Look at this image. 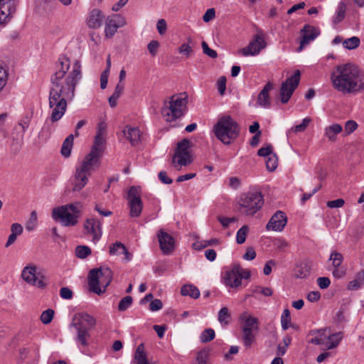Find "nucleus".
Wrapping results in <instances>:
<instances>
[{
	"label": "nucleus",
	"mask_w": 364,
	"mask_h": 364,
	"mask_svg": "<svg viewBox=\"0 0 364 364\" xmlns=\"http://www.w3.org/2000/svg\"><path fill=\"white\" fill-rule=\"evenodd\" d=\"M301 73L299 70H295L293 75L288 77L284 82L282 83L279 95L280 100L283 104L289 102L294 91L298 87L300 81Z\"/></svg>",
	"instance_id": "obj_11"
},
{
	"label": "nucleus",
	"mask_w": 364,
	"mask_h": 364,
	"mask_svg": "<svg viewBox=\"0 0 364 364\" xmlns=\"http://www.w3.org/2000/svg\"><path fill=\"white\" fill-rule=\"evenodd\" d=\"M37 224V214L35 211H33L31 214V218L26 223V228L28 231L33 230Z\"/></svg>",
	"instance_id": "obj_47"
},
{
	"label": "nucleus",
	"mask_w": 364,
	"mask_h": 364,
	"mask_svg": "<svg viewBox=\"0 0 364 364\" xmlns=\"http://www.w3.org/2000/svg\"><path fill=\"white\" fill-rule=\"evenodd\" d=\"M191 141L187 139H183L178 143L177 148L172 163L178 165L187 166L191 163V155L188 151Z\"/></svg>",
	"instance_id": "obj_12"
},
{
	"label": "nucleus",
	"mask_w": 364,
	"mask_h": 364,
	"mask_svg": "<svg viewBox=\"0 0 364 364\" xmlns=\"http://www.w3.org/2000/svg\"><path fill=\"white\" fill-rule=\"evenodd\" d=\"M343 127L339 124H333L326 127L324 129V136L331 141H335L337 139V134H340Z\"/></svg>",
	"instance_id": "obj_28"
},
{
	"label": "nucleus",
	"mask_w": 364,
	"mask_h": 364,
	"mask_svg": "<svg viewBox=\"0 0 364 364\" xmlns=\"http://www.w3.org/2000/svg\"><path fill=\"white\" fill-rule=\"evenodd\" d=\"M210 356V349L203 348L197 352L196 364H208Z\"/></svg>",
	"instance_id": "obj_31"
},
{
	"label": "nucleus",
	"mask_w": 364,
	"mask_h": 364,
	"mask_svg": "<svg viewBox=\"0 0 364 364\" xmlns=\"http://www.w3.org/2000/svg\"><path fill=\"white\" fill-rule=\"evenodd\" d=\"M215 16V11L213 8L208 9L205 14L203 16V20L204 22H209L212 19H213Z\"/></svg>",
	"instance_id": "obj_61"
},
{
	"label": "nucleus",
	"mask_w": 364,
	"mask_h": 364,
	"mask_svg": "<svg viewBox=\"0 0 364 364\" xmlns=\"http://www.w3.org/2000/svg\"><path fill=\"white\" fill-rule=\"evenodd\" d=\"M219 244V240L217 238H213L208 240H203L202 242H194L193 246L196 250H202L208 246L216 245Z\"/></svg>",
	"instance_id": "obj_37"
},
{
	"label": "nucleus",
	"mask_w": 364,
	"mask_h": 364,
	"mask_svg": "<svg viewBox=\"0 0 364 364\" xmlns=\"http://www.w3.org/2000/svg\"><path fill=\"white\" fill-rule=\"evenodd\" d=\"M364 286V269L355 274L354 279L347 286L349 291H356Z\"/></svg>",
	"instance_id": "obj_27"
},
{
	"label": "nucleus",
	"mask_w": 364,
	"mask_h": 364,
	"mask_svg": "<svg viewBox=\"0 0 364 364\" xmlns=\"http://www.w3.org/2000/svg\"><path fill=\"white\" fill-rule=\"evenodd\" d=\"M330 260H332L333 267H341L343 257L341 253L334 252L331 253Z\"/></svg>",
	"instance_id": "obj_46"
},
{
	"label": "nucleus",
	"mask_w": 364,
	"mask_h": 364,
	"mask_svg": "<svg viewBox=\"0 0 364 364\" xmlns=\"http://www.w3.org/2000/svg\"><path fill=\"white\" fill-rule=\"evenodd\" d=\"M287 223V218L282 211H277L270 218L266 225L267 230H273L280 232L283 230Z\"/></svg>",
	"instance_id": "obj_17"
},
{
	"label": "nucleus",
	"mask_w": 364,
	"mask_h": 364,
	"mask_svg": "<svg viewBox=\"0 0 364 364\" xmlns=\"http://www.w3.org/2000/svg\"><path fill=\"white\" fill-rule=\"evenodd\" d=\"M156 28L159 34L163 35L166 33L167 26L164 19L161 18L157 21Z\"/></svg>",
	"instance_id": "obj_62"
},
{
	"label": "nucleus",
	"mask_w": 364,
	"mask_h": 364,
	"mask_svg": "<svg viewBox=\"0 0 364 364\" xmlns=\"http://www.w3.org/2000/svg\"><path fill=\"white\" fill-rule=\"evenodd\" d=\"M218 90L221 95L225 94L226 90V78L225 77H221L217 82Z\"/></svg>",
	"instance_id": "obj_58"
},
{
	"label": "nucleus",
	"mask_w": 364,
	"mask_h": 364,
	"mask_svg": "<svg viewBox=\"0 0 364 364\" xmlns=\"http://www.w3.org/2000/svg\"><path fill=\"white\" fill-rule=\"evenodd\" d=\"M335 90L343 94H358L364 90V72L352 63L338 65L331 74Z\"/></svg>",
	"instance_id": "obj_2"
},
{
	"label": "nucleus",
	"mask_w": 364,
	"mask_h": 364,
	"mask_svg": "<svg viewBox=\"0 0 364 364\" xmlns=\"http://www.w3.org/2000/svg\"><path fill=\"white\" fill-rule=\"evenodd\" d=\"M346 11V5L343 1H341L338 6V11L334 17L333 22L335 23L341 22L345 17Z\"/></svg>",
	"instance_id": "obj_39"
},
{
	"label": "nucleus",
	"mask_w": 364,
	"mask_h": 364,
	"mask_svg": "<svg viewBox=\"0 0 364 364\" xmlns=\"http://www.w3.org/2000/svg\"><path fill=\"white\" fill-rule=\"evenodd\" d=\"M158 177L161 182L164 184H171L173 183V180L168 176L167 173L164 171H160Z\"/></svg>",
	"instance_id": "obj_60"
},
{
	"label": "nucleus",
	"mask_w": 364,
	"mask_h": 364,
	"mask_svg": "<svg viewBox=\"0 0 364 364\" xmlns=\"http://www.w3.org/2000/svg\"><path fill=\"white\" fill-rule=\"evenodd\" d=\"M188 104V95L186 92L172 95L168 101L164 102L161 112L167 122L174 121L182 117Z\"/></svg>",
	"instance_id": "obj_6"
},
{
	"label": "nucleus",
	"mask_w": 364,
	"mask_h": 364,
	"mask_svg": "<svg viewBox=\"0 0 364 364\" xmlns=\"http://www.w3.org/2000/svg\"><path fill=\"white\" fill-rule=\"evenodd\" d=\"M266 46L264 36L262 32H259L254 36L248 46L242 48L240 53L244 56L257 55Z\"/></svg>",
	"instance_id": "obj_14"
},
{
	"label": "nucleus",
	"mask_w": 364,
	"mask_h": 364,
	"mask_svg": "<svg viewBox=\"0 0 364 364\" xmlns=\"http://www.w3.org/2000/svg\"><path fill=\"white\" fill-rule=\"evenodd\" d=\"M70 68V59L65 55H61L56 63V71L50 77L48 102L51 109L50 119L52 122L59 121L65 114L68 102L74 98L76 85L82 77L79 60H75L71 71L68 73Z\"/></svg>",
	"instance_id": "obj_1"
},
{
	"label": "nucleus",
	"mask_w": 364,
	"mask_h": 364,
	"mask_svg": "<svg viewBox=\"0 0 364 364\" xmlns=\"http://www.w3.org/2000/svg\"><path fill=\"white\" fill-rule=\"evenodd\" d=\"M106 144L105 136L96 135L90 152L87 154L80 164L76 167L75 173L72 179L73 191H80L87 183L91 173L99 166Z\"/></svg>",
	"instance_id": "obj_3"
},
{
	"label": "nucleus",
	"mask_w": 364,
	"mask_h": 364,
	"mask_svg": "<svg viewBox=\"0 0 364 364\" xmlns=\"http://www.w3.org/2000/svg\"><path fill=\"white\" fill-rule=\"evenodd\" d=\"M113 278V273L109 267H101L92 269L88 274L90 290L98 295L104 293Z\"/></svg>",
	"instance_id": "obj_7"
},
{
	"label": "nucleus",
	"mask_w": 364,
	"mask_h": 364,
	"mask_svg": "<svg viewBox=\"0 0 364 364\" xmlns=\"http://www.w3.org/2000/svg\"><path fill=\"white\" fill-rule=\"evenodd\" d=\"M65 206H68V210H70L72 212V215H80V209L82 208V205L80 203H70L65 205Z\"/></svg>",
	"instance_id": "obj_50"
},
{
	"label": "nucleus",
	"mask_w": 364,
	"mask_h": 364,
	"mask_svg": "<svg viewBox=\"0 0 364 364\" xmlns=\"http://www.w3.org/2000/svg\"><path fill=\"white\" fill-rule=\"evenodd\" d=\"M75 322L72 326L76 329L77 336L75 341L82 353L84 350L82 348H86L89 346V339L90 338V331L96 326V319L87 312H80L75 316Z\"/></svg>",
	"instance_id": "obj_5"
},
{
	"label": "nucleus",
	"mask_w": 364,
	"mask_h": 364,
	"mask_svg": "<svg viewBox=\"0 0 364 364\" xmlns=\"http://www.w3.org/2000/svg\"><path fill=\"white\" fill-rule=\"evenodd\" d=\"M301 33H303L301 40L300 41V46L298 48V51H301L303 48L308 45L311 41H314L319 34L316 28L309 24H305Z\"/></svg>",
	"instance_id": "obj_21"
},
{
	"label": "nucleus",
	"mask_w": 364,
	"mask_h": 364,
	"mask_svg": "<svg viewBox=\"0 0 364 364\" xmlns=\"http://www.w3.org/2000/svg\"><path fill=\"white\" fill-rule=\"evenodd\" d=\"M239 271H240V265L239 264H235L230 271L225 272L224 276L225 285L232 288L237 287L241 285Z\"/></svg>",
	"instance_id": "obj_20"
},
{
	"label": "nucleus",
	"mask_w": 364,
	"mask_h": 364,
	"mask_svg": "<svg viewBox=\"0 0 364 364\" xmlns=\"http://www.w3.org/2000/svg\"><path fill=\"white\" fill-rule=\"evenodd\" d=\"M345 204V201L342 198H338L327 202V206L330 208H341Z\"/></svg>",
	"instance_id": "obj_57"
},
{
	"label": "nucleus",
	"mask_w": 364,
	"mask_h": 364,
	"mask_svg": "<svg viewBox=\"0 0 364 364\" xmlns=\"http://www.w3.org/2000/svg\"><path fill=\"white\" fill-rule=\"evenodd\" d=\"M310 271L311 268L306 263H303L297 267L295 275L297 278H305L309 276Z\"/></svg>",
	"instance_id": "obj_40"
},
{
	"label": "nucleus",
	"mask_w": 364,
	"mask_h": 364,
	"mask_svg": "<svg viewBox=\"0 0 364 364\" xmlns=\"http://www.w3.org/2000/svg\"><path fill=\"white\" fill-rule=\"evenodd\" d=\"M240 319L242 321L241 330L243 344L246 348H250L255 340V333L259 329V320L247 312L242 313Z\"/></svg>",
	"instance_id": "obj_9"
},
{
	"label": "nucleus",
	"mask_w": 364,
	"mask_h": 364,
	"mask_svg": "<svg viewBox=\"0 0 364 364\" xmlns=\"http://www.w3.org/2000/svg\"><path fill=\"white\" fill-rule=\"evenodd\" d=\"M291 323V316L290 311L289 309H286L284 310L282 316H281V324L283 330H287Z\"/></svg>",
	"instance_id": "obj_42"
},
{
	"label": "nucleus",
	"mask_w": 364,
	"mask_h": 364,
	"mask_svg": "<svg viewBox=\"0 0 364 364\" xmlns=\"http://www.w3.org/2000/svg\"><path fill=\"white\" fill-rule=\"evenodd\" d=\"M273 88V83L268 82L260 91L257 96V104L264 108H269L271 102L269 97V91Z\"/></svg>",
	"instance_id": "obj_22"
},
{
	"label": "nucleus",
	"mask_w": 364,
	"mask_h": 364,
	"mask_svg": "<svg viewBox=\"0 0 364 364\" xmlns=\"http://www.w3.org/2000/svg\"><path fill=\"white\" fill-rule=\"evenodd\" d=\"M310 122H311L310 118H308V117L304 118L300 124L296 125L294 127V132H304L306 129L308 125L309 124Z\"/></svg>",
	"instance_id": "obj_56"
},
{
	"label": "nucleus",
	"mask_w": 364,
	"mask_h": 364,
	"mask_svg": "<svg viewBox=\"0 0 364 364\" xmlns=\"http://www.w3.org/2000/svg\"><path fill=\"white\" fill-rule=\"evenodd\" d=\"M127 199L130 210L129 215L132 218L139 217L143 210V203L141 198V188L134 186L130 187Z\"/></svg>",
	"instance_id": "obj_10"
},
{
	"label": "nucleus",
	"mask_w": 364,
	"mask_h": 364,
	"mask_svg": "<svg viewBox=\"0 0 364 364\" xmlns=\"http://www.w3.org/2000/svg\"><path fill=\"white\" fill-rule=\"evenodd\" d=\"M181 294L183 296H189L193 299H198L200 296L199 289L192 284H185L181 289Z\"/></svg>",
	"instance_id": "obj_30"
},
{
	"label": "nucleus",
	"mask_w": 364,
	"mask_h": 364,
	"mask_svg": "<svg viewBox=\"0 0 364 364\" xmlns=\"http://www.w3.org/2000/svg\"><path fill=\"white\" fill-rule=\"evenodd\" d=\"M124 134L132 146H136L140 141L141 132L138 128L127 126Z\"/></svg>",
	"instance_id": "obj_26"
},
{
	"label": "nucleus",
	"mask_w": 364,
	"mask_h": 364,
	"mask_svg": "<svg viewBox=\"0 0 364 364\" xmlns=\"http://www.w3.org/2000/svg\"><path fill=\"white\" fill-rule=\"evenodd\" d=\"M256 257V252L252 247L247 248L246 252L243 255V259L245 260H252Z\"/></svg>",
	"instance_id": "obj_64"
},
{
	"label": "nucleus",
	"mask_w": 364,
	"mask_h": 364,
	"mask_svg": "<svg viewBox=\"0 0 364 364\" xmlns=\"http://www.w3.org/2000/svg\"><path fill=\"white\" fill-rule=\"evenodd\" d=\"M215 336V331L213 328H206L201 333L200 340L202 343H205L213 341Z\"/></svg>",
	"instance_id": "obj_41"
},
{
	"label": "nucleus",
	"mask_w": 364,
	"mask_h": 364,
	"mask_svg": "<svg viewBox=\"0 0 364 364\" xmlns=\"http://www.w3.org/2000/svg\"><path fill=\"white\" fill-rule=\"evenodd\" d=\"M127 23L125 18L119 14H113L109 16L105 22V36L112 38L117 31L119 27L125 26Z\"/></svg>",
	"instance_id": "obj_15"
},
{
	"label": "nucleus",
	"mask_w": 364,
	"mask_h": 364,
	"mask_svg": "<svg viewBox=\"0 0 364 364\" xmlns=\"http://www.w3.org/2000/svg\"><path fill=\"white\" fill-rule=\"evenodd\" d=\"M317 284L321 289H327L331 284V280L328 277H321L317 279Z\"/></svg>",
	"instance_id": "obj_54"
},
{
	"label": "nucleus",
	"mask_w": 364,
	"mask_h": 364,
	"mask_svg": "<svg viewBox=\"0 0 364 364\" xmlns=\"http://www.w3.org/2000/svg\"><path fill=\"white\" fill-rule=\"evenodd\" d=\"M263 196L260 192L249 191L241 196L239 210L247 215H253L263 205Z\"/></svg>",
	"instance_id": "obj_8"
},
{
	"label": "nucleus",
	"mask_w": 364,
	"mask_h": 364,
	"mask_svg": "<svg viewBox=\"0 0 364 364\" xmlns=\"http://www.w3.org/2000/svg\"><path fill=\"white\" fill-rule=\"evenodd\" d=\"M278 165L277 156L275 154H272L266 161V167L269 171H274Z\"/></svg>",
	"instance_id": "obj_43"
},
{
	"label": "nucleus",
	"mask_w": 364,
	"mask_h": 364,
	"mask_svg": "<svg viewBox=\"0 0 364 364\" xmlns=\"http://www.w3.org/2000/svg\"><path fill=\"white\" fill-rule=\"evenodd\" d=\"M109 254L112 255H124V260L129 262L132 259V255L121 242H116L109 247Z\"/></svg>",
	"instance_id": "obj_23"
},
{
	"label": "nucleus",
	"mask_w": 364,
	"mask_h": 364,
	"mask_svg": "<svg viewBox=\"0 0 364 364\" xmlns=\"http://www.w3.org/2000/svg\"><path fill=\"white\" fill-rule=\"evenodd\" d=\"M218 319L222 326H227L230 323L231 315L227 307H223L219 311Z\"/></svg>",
	"instance_id": "obj_32"
},
{
	"label": "nucleus",
	"mask_w": 364,
	"mask_h": 364,
	"mask_svg": "<svg viewBox=\"0 0 364 364\" xmlns=\"http://www.w3.org/2000/svg\"><path fill=\"white\" fill-rule=\"evenodd\" d=\"M54 311L50 309H48L43 311V313L41 314V321L44 324H48L52 321Z\"/></svg>",
	"instance_id": "obj_45"
},
{
	"label": "nucleus",
	"mask_w": 364,
	"mask_h": 364,
	"mask_svg": "<svg viewBox=\"0 0 364 364\" xmlns=\"http://www.w3.org/2000/svg\"><path fill=\"white\" fill-rule=\"evenodd\" d=\"M248 231H249V228L246 225L242 226L237 230V235H236V242L237 244L242 245L245 242Z\"/></svg>",
	"instance_id": "obj_38"
},
{
	"label": "nucleus",
	"mask_w": 364,
	"mask_h": 364,
	"mask_svg": "<svg viewBox=\"0 0 364 364\" xmlns=\"http://www.w3.org/2000/svg\"><path fill=\"white\" fill-rule=\"evenodd\" d=\"M160 249L165 255H169L174 249L175 240L168 233L160 230L158 232Z\"/></svg>",
	"instance_id": "obj_19"
},
{
	"label": "nucleus",
	"mask_w": 364,
	"mask_h": 364,
	"mask_svg": "<svg viewBox=\"0 0 364 364\" xmlns=\"http://www.w3.org/2000/svg\"><path fill=\"white\" fill-rule=\"evenodd\" d=\"M163 307L162 301L160 299H156L150 303L149 309L151 311H156L161 309Z\"/></svg>",
	"instance_id": "obj_59"
},
{
	"label": "nucleus",
	"mask_w": 364,
	"mask_h": 364,
	"mask_svg": "<svg viewBox=\"0 0 364 364\" xmlns=\"http://www.w3.org/2000/svg\"><path fill=\"white\" fill-rule=\"evenodd\" d=\"M215 136L225 145H230L240 134L239 124L229 114L220 116L213 127Z\"/></svg>",
	"instance_id": "obj_4"
},
{
	"label": "nucleus",
	"mask_w": 364,
	"mask_h": 364,
	"mask_svg": "<svg viewBox=\"0 0 364 364\" xmlns=\"http://www.w3.org/2000/svg\"><path fill=\"white\" fill-rule=\"evenodd\" d=\"M60 296L64 299H71L73 296V292L68 287H62L60 290Z\"/></svg>",
	"instance_id": "obj_55"
},
{
	"label": "nucleus",
	"mask_w": 364,
	"mask_h": 364,
	"mask_svg": "<svg viewBox=\"0 0 364 364\" xmlns=\"http://www.w3.org/2000/svg\"><path fill=\"white\" fill-rule=\"evenodd\" d=\"M52 217L59 220L65 227L74 226L77 223L78 215H72L68 210V206H58L53 209Z\"/></svg>",
	"instance_id": "obj_13"
},
{
	"label": "nucleus",
	"mask_w": 364,
	"mask_h": 364,
	"mask_svg": "<svg viewBox=\"0 0 364 364\" xmlns=\"http://www.w3.org/2000/svg\"><path fill=\"white\" fill-rule=\"evenodd\" d=\"M159 48V43L157 41H151L147 46V49L152 56H155Z\"/></svg>",
	"instance_id": "obj_53"
},
{
	"label": "nucleus",
	"mask_w": 364,
	"mask_h": 364,
	"mask_svg": "<svg viewBox=\"0 0 364 364\" xmlns=\"http://www.w3.org/2000/svg\"><path fill=\"white\" fill-rule=\"evenodd\" d=\"M344 128L346 134H350L358 128V124L353 120H348L346 122Z\"/></svg>",
	"instance_id": "obj_51"
},
{
	"label": "nucleus",
	"mask_w": 364,
	"mask_h": 364,
	"mask_svg": "<svg viewBox=\"0 0 364 364\" xmlns=\"http://www.w3.org/2000/svg\"><path fill=\"white\" fill-rule=\"evenodd\" d=\"M73 134L68 135L64 140L61 147L60 153L65 158H68L70 156L73 146Z\"/></svg>",
	"instance_id": "obj_29"
},
{
	"label": "nucleus",
	"mask_w": 364,
	"mask_h": 364,
	"mask_svg": "<svg viewBox=\"0 0 364 364\" xmlns=\"http://www.w3.org/2000/svg\"><path fill=\"white\" fill-rule=\"evenodd\" d=\"M133 299L131 296H126L121 299L118 305V310L124 311L127 310L132 304Z\"/></svg>",
	"instance_id": "obj_44"
},
{
	"label": "nucleus",
	"mask_w": 364,
	"mask_h": 364,
	"mask_svg": "<svg viewBox=\"0 0 364 364\" xmlns=\"http://www.w3.org/2000/svg\"><path fill=\"white\" fill-rule=\"evenodd\" d=\"M92 253L91 249L86 245H78L75 247V256L80 259H85Z\"/></svg>",
	"instance_id": "obj_35"
},
{
	"label": "nucleus",
	"mask_w": 364,
	"mask_h": 364,
	"mask_svg": "<svg viewBox=\"0 0 364 364\" xmlns=\"http://www.w3.org/2000/svg\"><path fill=\"white\" fill-rule=\"evenodd\" d=\"M201 46L203 48V53L209 56L211 58H216L218 57V53L215 50L209 48L208 43L205 41H203L201 43Z\"/></svg>",
	"instance_id": "obj_48"
},
{
	"label": "nucleus",
	"mask_w": 364,
	"mask_h": 364,
	"mask_svg": "<svg viewBox=\"0 0 364 364\" xmlns=\"http://www.w3.org/2000/svg\"><path fill=\"white\" fill-rule=\"evenodd\" d=\"M107 134V124L104 122H101L97 125V129L96 135H99L100 136H105Z\"/></svg>",
	"instance_id": "obj_63"
},
{
	"label": "nucleus",
	"mask_w": 364,
	"mask_h": 364,
	"mask_svg": "<svg viewBox=\"0 0 364 364\" xmlns=\"http://www.w3.org/2000/svg\"><path fill=\"white\" fill-rule=\"evenodd\" d=\"M104 16L99 9H93L89 15L87 25L91 28H97L102 25Z\"/></svg>",
	"instance_id": "obj_25"
},
{
	"label": "nucleus",
	"mask_w": 364,
	"mask_h": 364,
	"mask_svg": "<svg viewBox=\"0 0 364 364\" xmlns=\"http://www.w3.org/2000/svg\"><path fill=\"white\" fill-rule=\"evenodd\" d=\"M343 338V333L341 332L336 333L328 336H326L328 340V349H332L336 348Z\"/></svg>",
	"instance_id": "obj_33"
},
{
	"label": "nucleus",
	"mask_w": 364,
	"mask_h": 364,
	"mask_svg": "<svg viewBox=\"0 0 364 364\" xmlns=\"http://www.w3.org/2000/svg\"><path fill=\"white\" fill-rule=\"evenodd\" d=\"M326 331L325 329H318V330H314L310 332L311 335H314L316 333H319L320 336H316L314 338H312L309 343L315 345H321L325 343V341L326 340V336H324V332Z\"/></svg>",
	"instance_id": "obj_34"
},
{
	"label": "nucleus",
	"mask_w": 364,
	"mask_h": 364,
	"mask_svg": "<svg viewBox=\"0 0 364 364\" xmlns=\"http://www.w3.org/2000/svg\"><path fill=\"white\" fill-rule=\"evenodd\" d=\"M272 154V146L271 144H268L265 147L260 148L257 152L258 156L264 157H269Z\"/></svg>",
	"instance_id": "obj_52"
},
{
	"label": "nucleus",
	"mask_w": 364,
	"mask_h": 364,
	"mask_svg": "<svg viewBox=\"0 0 364 364\" xmlns=\"http://www.w3.org/2000/svg\"><path fill=\"white\" fill-rule=\"evenodd\" d=\"M37 267L34 264H29L26 266L21 272L23 279L28 284H34L36 282L37 277Z\"/></svg>",
	"instance_id": "obj_24"
},
{
	"label": "nucleus",
	"mask_w": 364,
	"mask_h": 364,
	"mask_svg": "<svg viewBox=\"0 0 364 364\" xmlns=\"http://www.w3.org/2000/svg\"><path fill=\"white\" fill-rule=\"evenodd\" d=\"M360 38L357 36H353L347 38L343 42V47L348 50H353L358 48L360 46Z\"/></svg>",
	"instance_id": "obj_36"
},
{
	"label": "nucleus",
	"mask_w": 364,
	"mask_h": 364,
	"mask_svg": "<svg viewBox=\"0 0 364 364\" xmlns=\"http://www.w3.org/2000/svg\"><path fill=\"white\" fill-rule=\"evenodd\" d=\"M31 122V117L28 115L25 116L18 123V126L21 127V137L23 136L26 130L28 128Z\"/></svg>",
	"instance_id": "obj_49"
},
{
	"label": "nucleus",
	"mask_w": 364,
	"mask_h": 364,
	"mask_svg": "<svg viewBox=\"0 0 364 364\" xmlns=\"http://www.w3.org/2000/svg\"><path fill=\"white\" fill-rule=\"evenodd\" d=\"M84 229L86 234L92 235L94 242L98 241L102 236L101 223L95 218H87Z\"/></svg>",
	"instance_id": "obj_18"
},
{
	"label": "nucleus",
	"mask_w": 364,
	"mask_h": 364,
	"mask_svg": "<svg viewBox=\"0 0 364 364\" xmlns=\"http://www.w3.org/2000/svg\"><path fill=\"white\" fill-rule=\"evenodd\" d=\"M16 11L15 0H0V25L10 21Z\"/></svg>",
	"instance_id": "obj_16"
}]
</instances>
